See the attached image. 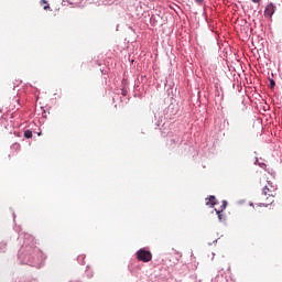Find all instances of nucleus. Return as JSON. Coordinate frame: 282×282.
Here are the masks:
<instances>
[{
  "instance_id": "obj_1",
  "label": "nucleus",
  "mask_w": 282,
  "mask_h": 282,
  "mask_svg": "<svg viewBox=\"0 0 282 282\" xmlns=\"http://www.w3.org/2000/svg\"><path fill=\"white\" fill-rule=\"evenodd\" d=\"M269 185H264L262 188V193L258 196L259 206L268 207L274 203V186L270 183Z\"/></svg>"
},
{
  "instance_id": "obj_2",
  "label": "nucleus",
  "mask_w": 282,
  "mask_h": 282,
  "mask_svg": "<svg viewBox=\"0 0 282 282\" xmlns=\"http://www.w3.org/2000/svg\"><path fill=\"white\" fill-rule=\"evenodd\" d=\"M137 259L138 261H143V263H149L153 259V254L147 249H140L137 251Z\"/></svg>"
},
{
  "instance_id": "obj_3",
  "label": "nucleus",
  "mask_w": 282,
  "mask_h": 282,
  "mask_svg": "<svg viewBox=\"0 0 282 282\" xmlns=\"http://www.w3.org/2000/svg\"><path fill=\"white\" fill-rule=\"evenodd\" d=\"M274 12H276V6H274V3H269L264 9L265 19H272Z\"/></svg>"
},
{
  "instance_id": "obj_4",
  "label": "nucleus",
  "mask_w": 282,
  "mask_h": 282,
  "mask_svg": "<svg viewBox=\"0 0 282 282\" xmlns=\"http://www.w3.org/2000/svg\"><path fill=\"white\" fill-rule=\"evenodd\" d=\"M217 204V198L215 196H209L208 202L206 203V206H215Z\"/></svg>"
},
{
  "instance_id": "obj_5",
  "label": "nucleus",
  "mask_w": 282,
  "mask_h": 282,
  "mask_svg": "<svg viewBox=\"0 0 282 282\" xmlns=\"http://www.w3.org/2000/svg\"><path fill=\"white\" fill-rule=\"evenodd\" d=\"M40 6H43V10H50V2L47 0H41Z\"/></svg>"
},
{
  "instance_id": "obj_6",
  "label": "nucleus",
  "mask_w": 282,
  "mask_h": 282,
  "mask_svg": "<svg viewBox=\"0 0 282 282\" xmlns=\"http://www.w3.org/2000/svg\"><path fill=\"white\" fill-rule=\"evenodd\" d=\"M24 138H26L28 140H30V138H32V130H26L24 132Z\"/></svg>"
},
{
  "instance_id": "obj_7",
  "label": "nucleus",
  "mask_w": 282,
  "mask_h": 282,
  "mask_svg": "<svg viewBox=\"0 0 282 282\" xmlns=\"http://www.w3.org/2000/svg\"><path fill=\"white\" fill-rule=\"evenodd\" d=\"M216 213H217V215H218V219H219V221H221L223 219H224V217H223V213H224V209H221V210H216Z\"/></svg>"
},
{
  "instance_id": "obj_8",
  "label": "nucleus",
  "mask_w": 282,
  "mask_h": 282,
  "mask_svg": "<svg viewBox=\"0 0 282 282\" xmlns=\"http://www.w3.org/2000/svg\"><path fill=\"white\" fill-rule=\"evenodd\" d=\"M226 206H228V203L226 200L223 202L221 210H226Z\"/></svg>"
},
{
  "instance_id": "obj_9",
  "label": "nucleus",
  "mask_w": 282,
  "mask_h": 282,
  "mask_svg": "<svg viewBox=\"0 0 282 282\" xmlns=\"http://www.w3.org/2000/svg\"><path fill=\"white\" fill-rule=\"evenodd\" d=\"M270 85H271V87H274V85H276V84L274 83V79H271Z\"/></svg>"
},
{
  "instance_id": "obj_10",
  "label": "nucleus",
  "mask_w": 282,
  "mask_h": 282,
  "mask_svg": "<svg viewBox=\"0 0 282 282\" xmlns=\"http://www.w3.org/2000/svg\"><path fill=\"white\" fill-rule=\"evenodd\" d=\"M253 3H261V0H251Z\"/></svg>"
}]
</instances>
